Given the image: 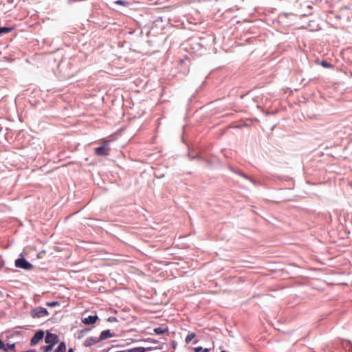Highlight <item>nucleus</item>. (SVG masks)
I'll return each instance as SVG.
<instances>
[{"label": "nucleus", "instance_id": "23", "mask_svg": "<svg viewBox=\"0 0 352 352\" xmlns=\"http://www.w3.org/2000/svg\"><path fill=\"white\" fill-rule=\"evenodd\" d=\"M221 352H226V351H221Z\"/></svg>", "mask_w": 352, "mask_h": 352}, {"label": "nucleus", "instance_id": "2", "mask_svg": "<svg viewBox=\"0 0 352 352\" xmlns=\"http://www.w3.org/2000/svg\"><path fill=\"white\" fill-rule=\"evenodd\" d=\"M110 150L111 148L109 146V142L104 141L100 146L97 147L94 149V153L98 156L106 157L109 155Z\"/></svg>", "mask_w": 352, "mask_h": 352}, {"label": "nucleus", "instance_id": "14", "mask_svg": "<svg viewBox=\"0 0 352 352\" xmlns=\"http://www.w3.org/2000/svg\"><path fill=\"white\" fill-rule=\"evenodd\" d=\"M12 30V28H6V27L0 28V34H7V33L11 32Z\"/></svg>", "mask_w": 352, "mask_h": 352}, {"label": "nucleus", "instance_id": "16", "mask_svg": "<svg viewBox=\"0 0 352 352\" xmlns=\"http://www.w3.org/2000/svg\"><path fill=\"white\" fill-rule=\"evenodd\" d=\"M114 3L117 4V5L122 6H128L129 4L127 1H122V0L116 1L114 2Z\"/></svg>", "mask_w": 352, "mask_h": 352}, {"label": "nucleus", "instance_id": "22", "mask_svg": "<svg viewBox=\"0 0 352 352\" xmlns=\"http://www.w3.org/2000/svg\"><path fill=\"white\" fill-rule=\"evenodd\" d=\"M68 352H73V349L72 348H70L68 351Z\"/></svg>", "mask_w": 352, "mask_h": 352}, {"label": "nucleus", "instance_id": "10", "mask_svg": "<svg viewBox=\"0 0 352 352\" xmlns=\"http://www.w3.org/2000/svg\"><path fill=\"white\" fill-rule=\"evenodd\" d=\"M66 345L65 342H62L59 344L58 347L56 349L55 352H65Z\"/></svg>", "mask_w": 352, "mask_h": 352}, {"label": "nucleus", "instance_id": "19", "mask_svg": "<svg viewBox=\"0 0 352 352\" xmlns=\"http://www.w3.org/2000/svg\"><path fill=\"white\" fill-rule=\"evenodd\" d=\"M321 65L324 67H327V68H329L331 67V65L330 63H329L328 62L325 61V60H323L321 62Z\"/></svg>", "mask_w": 352, "mask_h": 352}, {"label": "nucleus", "instance_id": "1", "mask_svg": "<svg viewBox=\"0 0 352 352\" xmlns=\"http://www.w3.org/2000/svg\"><path fill=\"white\" fill-rule=\"evenodd\" d=\"M45 342L47 344L46 346H43L41 349L43 352H50L53 346L58 342V337L56 334L52 333L50 332H47L45 338Z\"/></svg>", "mask_w": 352, "mask_h": 352}, {"label": "nucleus", "instance_id": "15", "mask_svg": "<svg viewBox=\"0 0 352 352\" xmlns=\"http://www.w3.org/2000/svg\"><path fill=\"white\" fill-rule=\"evenodd\" d=\"M89 331V329H82L79 333H78V339H81L82 338H83L85 334Z\"/></svg>", "mask_w": 352, "mask_h": 352}, {"label": "nucleus", "instance_id": "5", "mask_svg": "<svg viewBox=\"0 0 352 352\" xmlns=\"http://www.w3.org/2000/svg\"><path fill=\"white\" fill-rule=\"evenodd\" d=\"M44 337V331L42 330L38 331L35 333L34 336L32 338L30 344L34 346L37 344Z\"/></svg>", "mask_w": 352, "mask_h": 352}, {"label": "nucleus", "instance_id": "7", "mask_svg": "<svg viewBox=\"0 0 352 352\" xmlns=\"http://www.w3.org/2000/svg\"><path fill=\"white\" fill-rule=\"evenodd\" d=\"M98 319V316L96 315L95 316H89L87 318H85L82 320V322L85 324H93L96 323L97 320Z\"/></svg>", "mask_w": 352, "mask_h": 352}, {"label": "nucleus", "instance_id": "17", "mask_svg": "<svg viewBox=\"0 0 352 352\" xmlns=\"http://www.w3.org/2000/svg\"><path fill=\"white\" fill-rule=\"evenodd\" d=\"M195 352H208V349H203L201 346H197L194 348Z\"/></svg>", "mask_w": 352, "mask_h": 352}, {"label": "nucleus", "instance_id": "13", "mask_svg": "<svg viewBox=\"0 0 352 352\" xmlns=\"http://www.w3.org/2000/svg\"><path fill=\"white\" fill-rule=\"evenodd\" d=\"M195 333H190L188 334V336L186 338V342L187 344L190 343L192 341V340L195 338Z\"/></svg>", "mask_w": 352, "mask_h": 352}, {"label": "nucleus", "instance_id": "12", "mask_svg": "<svg viewBox=\"0 0 352 352\" xmlns=\"http://www.w3.org/2000/svg\"><path fill=\"white\" fill-rule=\"evenodd\" d=\"M15 347V344L13 343V344H4V349H3V351L5 352H8V351L10 350H13Z\"/></svg>", "mask_w": 352, "mask_h": 352}, {"label": "nucleus", "instance_id": "21", "mask_svg": "<svg viewBox=\"0 0 352 352\" xmlns=\"http://www.w3.org/2000/svg\"><path fill=\"white\" fill-rule=\"evenodd\" d=\"M153 349V347H148V348H145L146 351H151Z\"/></svg>", "mask_w": 352, "mask_h": 352}, {"label": "nucleus", "instance_id": "6", "mask_svg": "<svg viewBox=\"0 0 352 352\" xmlns=\"http://www.w3.org/2000/svg\"><path fill=\"white\" fill-rule=\"evenodd\" d=\"M99 342H100L99 338L89 337L85 340L84 346L86 347L91 346Z\"/></svg>", "mask_w": 352, "mask_h": 352}, {"label": "nucleus", "instance_id": "20", "mask_svg": "<svg viewBox=\"0 0 352 352\" xmlns=\"http://www.w3.org/2000/svg\"><path fill=\"white\" fill-rule=\"evenodd\" d=\"M4 349V343L0 339V349L3 350Z\"/></svg>", "mask_w": 352, "mask_h": 352}, {"label": "nucleus", "instance_id": "4", "mask_svg": "<svg viewBox=\"0 0 352 352\" xmlns=\"http://www.w3.org/2000/svg\"><path fill=\"white\" fill-rule=\"evenodd\" d=\"M48 315V312L46 309L43 307H37L33 309L31 312L32 318H41Z\"/></svg>", "mask_w": 352, "mask_h": 352}, {"label": "nucleus", "instance_id": "18", "mask_svg": "<svg viewBox=\"0 0 352 352\" xmlns=\"http://www.w3.org/2000/svg\"><path fill=\"white\" fill-rule=\"evenodd\" d=\"M47 306L54 307L59 305V302L57 301L48 302L46 303Z\"/></svg>", "mask_w": 352, "mask_h": 352}, {"label": "nucleus", "instance_id": "11", "mask_svg": "<svg viewBox=\"0 0 352 352\" xmlns=\"http://www.w3.org/2000/svg\"><path fill=\"white\" fill-rule=\"evenodd\" d=\"M146 349L144 347H135L126 351V352H145Z\"/></svg>", "mask_w": 352, "mask_h": 352}, {"label": "nucleus", "instance_id": "9", "mask_svg": "<svg viewBox=\"0 0 352 352\" xmlns=\"http://www.w3.org/2000/svg\"><path fill=\"white\" fill-rule=\"evenodd\" d=\"M153 331L155 334L161 335V334H164L166 333H168V329L166 327H159L155 328L153 329Z\"/></svg>", "mask_w": 352, "mask_h": 352}, {"label": "nucleus", "instance_id": "3", "mask_svg": "<svg viewBox=\"0 0 352 352\" xmlns=\"http://www.w3.org/2000/svg\"><path fill=\"white\" fill-rule=\"evenodd\" d=\"M15 266L18 268H21L24 270H32L33 269V265L27 261L24 258H20L15 261Z\"/></svg>", "mask_w": 352, "mask_h": 352}, {"label": "nucleus", "instance_id": "8", "mask_svg": "<svg viewBox=\"0 0 352 352\" xmlns=\"http://www.w3.org/2000/svg\"><path fill=\"white\" fill-rule=\"evenodd\" d=\"M113 335L111 333L109 330H104L101 332L99 339L100 341L113 337Z\"/></svg>", "mask_w": 352, "mask_h": 352}]
</instances>
